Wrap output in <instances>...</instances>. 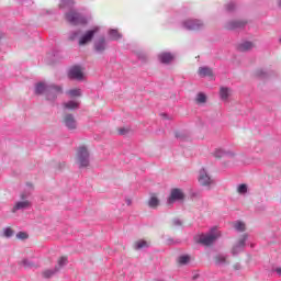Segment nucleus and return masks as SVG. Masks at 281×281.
Wrapping results in <instances>:
<instances>
[{"label":"nucleus","instance_id":"f257e3e1","mask_svg":"<svg viewBox=\"0 0 281 281\" xmlns=\"http://www.w3.org/2000/svg\"><path fill=\"white\" fill-rule=\"evenodd\" d=\"M74 0H60V10H69L65 14V19L70 25H87V16L74 9Z\"/></svg>","mask_w":281,"mask_h":281},{"label":"nucleus","instance_id":"f03ea898","mask_svg":"<svg viewBox=\"0 0 281 281\" xmlns=\"http://www.w3.org/2000/svg\"><path fill=\"white\" fill-rule=\"evenodd\" d=\"M218 238V232L216 228H212L207 234L196 235L194 237L195 243L199 245H204V247H210V245H214Z\"/></svg>","mask_w":281,"mask_h":281},{"label":"nucleus","instance_id":"7ed1b4c3","mask_svg":"<svg viewBox=\"0 0 281 281\" xmlns=\"http://www.w3.org/2000/svg\"><path fill=\"white\" fill-rule=\"evenodd\" d=\"M76 164L79 168H89L90 158L87 147L81 146L77 149Z\"/></svg>","mask_w":281,"mask_h":281},{"label":"nucleus","instance_id":"20e7f679","mask_svg":"<svg viewBox=\"0 0 281 281\" xmlns=\"http://www.w3.org/2000/svg\"><path fill=\"white\" fill-rule=\"evenodd\" d=\"M98 32H100V27L95 26L92 30H88L85 34L81 33L78 45L80 47L88 45V43H91L93 41V37L95 36V34H98Z\"/></svg>","mask_w":281,"mask_h":281},{"label":"nucleus","instance_id":"39448f33","mask_svg":"<svg viewBox=\"0 0 281 281\" xmlns=\"http://www.w3.org/2000/svg\"><path fill=\"white\" fill-rule=\"evenodd\" d=\"M198 181L203 188H210L214 183V179H212V176H210V172L205 168L200 169Z\"/></svg>","mask_w":281,"mask_h":281},{"label":"nucleus","instance_id":"423d86ee","mask_svg":"<svg viewBox=\"0 0 281 281\" xmlns=\"http://www.w3.org/2000/svg\"><path fill=\"white\" fill-rule=\"evenodd\" d=\"M93 49L95 54H104L106 49H109V42L106 41V37L100 36L97 38L93 43Z\"/></svg>","mask_w":281,"mask_h":281},{"label":"nucleus","instance_id":"0eeeda50","mask_svg":"<svg viewBox=\"0 0 281 281\" xmlns=\"http://www.w3.org/2000/svg\"><path fill=\"white\" fill-rule=\"evenodd\" d=\"M249 235L244 234L232 248V256H238L241 251H245L247 239Z\"/></svg>","mask_w":281,"mask_h":281},{"label":"nucleus","instance_id":"6e6552de","mask_svg":"<svg viewBox=\"0 0 281 281\" xmlns=\"http://www.w3.org/2000/svg\"><path fill=\"white\" fill-rule=\"evenodd\" d=\"M63 93V87L56 86V85H49L47 91H46V100L49 102H54L58 95Z\"/></svg>","mask_w":281,"mask_h":281},{"label":"nucleus","instance_id":"1a4fd4ad","mask_svg":"<svg viewBox=\"0 0 281 281\" xmlns=\"http://www.w3.org/2000/svg\"><path fill=\"white\" fill-rule=\"evenodd\" d=\"M182 27L189 31H196L203 30L205 27V24L201 20H187L182 22Z\"/></svg>","mask_w":281,"mask_h":281},{"label":"nucleus","instance_id":"9d476101","mask_svg":"<svg viewBox=\"0 0 281 281\" xmlns=\"http://www.w3.org/2000/svg\"><path fill=\"white\" fill-rule=\"evenodd\" d=\"M20 196H21L22 201L15 203V205L12 209L13 213L19 212V210H27V207H30V205H32V203H30V201L25 200L30 196V192L21 193Z\"/></svg>","mask_w":281,"mask_h":281},{"label":"nucleus","instance_id":"9b49d317","mask_svg":"<svg viewBox=\"0 0 281 281\" xmlns=\"http://www.w3.org/2000/svg\"><path fill=\"white\" fill-rule=\"evenodd\" d=\"M63 123L68 131H76V128H78V121H76V116H74V114H66Z\"/></svg>","mask_w":281,"mask_h":281},{"label":"nucleus","instance_id":"f8f14e48","mask_svg":"<svg viewBox=\"0 0 281 281\" xmlns=\"http://www.w3.org/2000/svg\"><path fill=\"white\" fill-rule=\"evenodd\" d=\"M68 78L70 80H83L85 75L82 74V68L80 66H74L68 71Z\"/></svg>","mask_w":281,"mask_h":281},{"label":"nucleus","instance_id":"ddd939ff","mask_svg":"<svg viewBox=\"0 0 281 281\" xmlns=\"http://www.w3.org/2000/svg\"><path fill=\"white\" fill-rule=\"evenodd\" d=\"M184 198L183 192L181 191V189H173L171 190L170 196L167 200L168 205H172V203H175V201H182V199Z\"/></svg>","mask_w":281,"mask_h":281},{"label":"nucleus","instance_id":"4468645a","mask_svg":"<svg viewBox=\"0 0 281 281\" xmlns=\"http://www.w3.org/2000/svg\"><path fill=\"white\" fill-rule=\"evenodd\" d=\"M245 25H247L245 20H232L226 23V30H244Z\"/></svg>","mask_w":281,"mask_h":281},{"label":"nucleus","instance_id":"2eb2a0df","mask_svg":"<svg viewBox=\"0 0 281 281\" xmlns=\"http://www.w3.org/2000/svg\"><path fill=\"white\" fill-rule=\"evenodd\" d=\"M48 89H49V85L41 81L35 85V95H43V93H45L46 95Z\"/></svg>","mask_w":281,"mask_h":281},{"label":"nucleus","instance_id":"dca6fc26","mask_svg":"<svg viewBox=\"0 0 281 281\" xmlns=\"http://www.w3.org/2000/svg\"><path fill=\"white\" fill-rule=\"evenodd\" d=\"M228 256L227 255H223V254H218L214 257L215 260V265H217V267H225V265H229V261H227Z\"/></svg>","mask_w":281,"mask_h":281},{"label":"nucleus","instance_id":"f3484780","mask_svg":"<svg viewBox=\"0 0 281 281\" xmlns=\"http://www.w3.org/2000/svg\"><path fill=\"white\" fill-rule=\"evenodd\" d=\"M199 76L201 78H212V76H214V72L212 71V68L204 66L199 68Z\"/></svg>","mask_w":281,"mask_h":281},{"label":"nucleus","instance_id":"a211bd4d","mask_svg":"<svg viewBox=\"0 0 281 281\" xmlns=\"http://www.w3.org/2000/svg\"><path fill=\"white\" fill-rule=\"evenodd\" d=\"M237 49L238 52H249L254 49V43L249 41L243 42L238 44Z\"/></svg>","mask_w":281,"mask_h":281},{"label":"nucleus","instance_id":"6ab92c4d","mask_svg":"<svg viewBox=\"0 0 281 281\" xmlns=\"http://www.w3.org/2000/svg\"><path fill=\"white\" fill-rule=\"evenodd\" d=\"M158 58L160 63L164 65H168V63H172V59L175 58L171 53H161L158 55Z\"/></svg>","mask_w":281,"mask_h":281},{"label":"nucleus","instance_id":"aec40b11","mask_svg":"<svg viewBox=\"0 0 281 281\" xmlns=\"http://www.w3.org/2000/svg\"><path fill=\"white\" fill-rule=\"evenodd\" d=\"M232 90L227 87H221L220 88V98L223 100V102H227L229 100V93Z\"/></svg>","mask_w":281,"mask_h":281},{"label":"nucleus","instance_id":"412c9836","mask_svg":"<svg viewBox=\"0 0 281 281\" xmlns=\"http://www.w3.org/2000/svg\"><path fill=\"white\" fill-rule=\"evenodd\" d=\"M56 273L58 272V268H53V269H46L42 272L43 278H45L46 280H49V278H54V276H56Z\"/></svg>","mask_w":281,"mask_h":281},{"label":"nucleus","instance_id":"4be33fe9","mask_svg":"<svg viewBox=\"0 0 281 281\" xmlns=\"http://www.w3.org/2000/svg\"><path fill=\"white\" fill-rule=\"evenodd\" d=\"M80 36H82V30H75V31H70L68 33V41H78V38H80Z\"/></svg>","mask_w":281,"mask_h":281},{"label":"nucleus","instance_id":"5701e85b","mask_svg":"<svg viewBox=\"0 0 281 281\" xmlns=\"http://www.w3.org/2000/svg\"><path fill=\"white\" fill-rule=\"evenodd\" d=\"M109 36H110L111 41H120V38H122L121 33L115 29H111L109 31Z\"/></svg>","mask_w":281,"mask_h":281},{"label":"nucleus","instance_id":"b1692460","mask_svg":"<svg viewBox=\"0 0 281 281\" xmlns=\"http://www.w3.org/2000/svg\"><path fill=\"white\" fill-rule=\"evenodd\" d=\"M65 109H68V111H76V109H78V106H80L79 102L76 101H68L66 103H64Z\"/></svg>","mask_w":281,"mask_h":281},{"label":"nucleus","instance_id":"393cba45","mask_svg":"<svg viewBox=\"0 0 281 281\" xmlns=\"http://www.w3.org/2000/svg\"><path fill=\"white\" fill-rule=\"evenodd\" d=\"M67 257H60L57 261V266H55V269H58V272L60 273V270L67 267Z\"/></svg>","mask_w":281,"mask_h":281},{"label":"nucleus","instance_id":"a878e982","mask_svg":"<svg viewBox=\"0 0 281 281\" xmlns=\"http://www.w3.org/2000/svg\"><path fill=\"white\" fill-rule=\"evenodd\" d=\"M66 93L70 98H80V95H82V90H80L78 88L77 89H70Z\"/></svg>","mask_w":281,"mask_h":281},{"label":"nucleus","instance_id":"bb28decb","mask_svg":"<svg viewBox=\"0 0 281 281\" xmlns=\"http://www.w3.org/2000/svg\"><path fill=\"white\" fill-rule=\"evenodd\" d=\"M226 155L234 156V153L225 151L224 149H216L214 153V157L221 159V157H225Z\"/></svg>","mask_w":281,"mask_h":281},{"label":"nucleus","instance_id":"cd10ccee","mask_svg":"<svg viewBox=\"0 0 281 281\" xmlns=\"http://www.w3.org/2000/svg\"><path fill=\"white\" fill-rule=\"evenodd\" d=\"M148 205L153 210H157V207H159V199H157V196H151L148 201Z\"/></svg>","mask_w":281,"mask_h":281},{"label":"nucleus","instance_id":"c85d7f7f","mask_svg":"<svg viewBox=\"0 0 281 281\" xmlns=\"http://www.w3.org/2000/svg\"><path fill=\"white\" fill-rule=\"evenodd\" d=\"M148 247V241L146 240H138L135 243L134 249L139 250V249H147Z\"/></svg>","mask_w":281,"mask_h":281},{"label":"nucleus","instance_id":"c756f323","mask_svg":"<svg viewBox=\"0 0 281 281\" xmlns=\"http://www.w3.org/2000/svg\"><path fill=\"white\" fill-rule=\"evenodd\" d=\"M248 190H249V187L245 183H241L237 187V192L238 194H241V195L247 194Z\"/></svg>","mask_w":281,"mask_h":281},{"label":"nucleus","instance_id":"7c9ffc66","mask_svg":"<svg viewBox=\"0 0 281 281\" xmlns=\"http://www.w3.org/2000/svg\"><path fill=\"white\" fill-rule=\"evenodd\" d=\"M23 267H25V269H34V267H36V263H34V261L30 260V259H24L22 261Z\"/></svg>","mask_w":281,"mask_h":281},{"label":"nucleus","instance_id":"2f4dec72","mask_svg":"<svg viewBox=\"0 0 281 281\" xmlns=\"http://www.w3.org/2000/svg\"><path fill=\"white\" fill-rule=\"evenodd\" d=\"M206 100H207V97L203 92H200L196 97V102H199V104H204Z\"/></svg>","mask_w":281,"mask_h":281},{"label":"nucleus","instance_id":"473e14b6","mask_svg":"<svg viewBox=\"0 0 281 281\" xmlns=\"http://www.w3.org/2000/svg\"><path fill=\"white\" fill-rule=\"evenodd\" d=\"M178 262L180 265H188V262H190V256H188V255L180 256L178 259Z\"/></svg>","mask_w":281,"mask_h":281},{"label":"nucleus","instance_id":"72a5a7b5","mask_svg":"<svg viewBox=\"0 0 281 281\" xmlns=\"http://www.w3.org/2000/svg\"><path fill=\"white\" fill-rule=\"evenodd\" d=\"M234 228L237 232H245V223H243V222H235Z\"/></svg>","mask_w":281,"mask_h":281},{"label":"nucleus","instance_id":"f704fd0d","mask_svg":"<svg viewBox=\"0 0 281 281\" xmlns=\"http://www.w3.org/2000/svg\"><path fill=\"white\" fill-rule=\"evenodd\" d=\"M234 10H236V2L231 1L228 4H226L227 12H234Z\"/></svg>","mask_w":281,"mask_h":281},{"label":"nucleus","instance_id":"c9c22d12","mask_svg":"<svg viewBox=\"0 0 281 281\" xmlns=\"http://www.w3.org/2000/svg\"><path fill=\"white\" fill-rule=\"evenodd\" d=\"M13 234H14V231H12V228L8 227V228L4 229L5 238H12Z\"/></svg>","mask_w":281,"mask_h":281},{"label":"nucleus","instance_id":"e433bc0d","mask_svg":"<svg viewBox=\"0 0 281 281\" xmlns=\"http://www.w3.org/2000/svg\"><path fill=\"white\" fill-rule=\"evenodd\" d=\"M16 238H19L20 240H25V238H27V233L19 232L16 234Z\"/></svg>","mask_w":281,"mask_h":281},{"label":"nucleus","instance_id":"4c0bfd02","mask_svg":"<svg viewBox=\"0 0 281 281\" xmlns=\"http://www.w3.org/2000/svg\"><path fill=\"white\" fill-rule=\"evenodd\" d=\"M172 225H175V227H181L182 225L181 220L179 218L172 220Z\"/></svg>","mask_w":281,"mask_h":281},{"label":"nucleus","instance_id":"58836bf2","mask_svg":"<svg viewBox=\"0 0 281 281\" xmlns=\"http://www.w3.org/2000/svg\"><path fill=\"white\" fill-rule=\"evenodd\" d=\"M119 133H120L121 135H126V134L128 133V128H126V127H121V128L119 130Z\"/></svg>","mask_w":281,"mask_h":281},{"label":"nucleus","instance_id":"ea45409f","mask_svg":"<svg viewBox=\"0 0 281 281\" xmlns=\"http://www.w3.org/2000/svg\"><path fill=\"white\" fill-rule=\"evenodd\" d=\"M257 74L260 78H267V72H265V70H259Z\"/></svg>","mask_w":281,"mask_h":281},{"label":"nucleus","instance_id":"a19ab883","mask_svg":"<svg viewBox=\"0 0 281 281\" xmlns=\"http://www.w3.org/2000/svg\"><path fill=\"white\" fill-rule=\"evenodd\" d=\"M176 137H177V139H183V134L177 132V133H176Z\"/></svg>","mask_w":281,"mask_h":281},{"label":"nucleus","instance_id":"79ce46f5","mask_svg":"<svg viewBox=\"0 0 281 281\" xmlns=\"http://www.w3.org/2000/svg\"><path fill=\"white\" fill-rule=\"evenodd\" d=\"M138 58H140V60H146V55H139Z\"/></svg>","mask_w":281,"mask_h":281},{"label":"nucleus","instance_id":"37998d69","mask_svg":"<svg viewBox=\"0 0 281 281\" xmlns=\"http://www.w3.org/2000/svg\"><path fill=\"white\" fill-rule=\"evenodd\" d=\"M234 268L236 269V271H238V269H240V263H236Z\"/></svg>","mask_w":281,"mask_h":281},{"label":"nucleus","instance_id":"c03bdc74","mask_svg":"<svg viewBox=\"0 0 281 281\" xmlns=\"http://www.w3.org/2000/svg\"><path fill=\"white\" fill-rule=\"evenodd\" d=\"M276 272L278 273V276H281V268H277Z\"/></svg>","mask_w":281,"mask_h":281},{"label":"nucleus","instance_id":"a18cd8bd","mask_svg":"<svg viewBox=\"0 0 281 281\" xmlns=\"http://www.w3.org/2000/svg\"><path fill=\"white\" fill-rule=\"evenodd\" d=\"M3 38V33L0 32V41Z\"/></svg>","mask_w":281,"mask_h":281},{"label":"nucleus","instance_id":"49530a36","mask_svg":"<svg viewBox=\"0 0 281 281\" xmlns=\"http://www.w3.org/2000/svg\"><path fill=\"white\" fill-rule=\"evenodd\" d=\"M126 203H127V205H131L132 202H131V200H126Z\"/></svg>","mask_w":281,"mask_h":281},{"label":"nucleus","instance_id":"de8ad7c7","mask_svg":"<svg viewBox=\"0 0 281 281\" xmlns=\"http://www.w3.org/2000/svg\"><path fill=\"white\" fill-rule=\"evenodd\" d=\"M278 4H279V7L281 8V0H279Z\"/></svg>","mask_w":281,"mask_h":281},{"label":"nucleus","instance_id":"09e8293b","mask_svg":"<svg viewBox=\"0 0 281 281\" xmlns=\"http://www.w3.org/2000/svg\"><path fill=\"white\" fill-rule=\"evenodd\" d=\"M164 117H168V114H162Z\"/></svg>","mask_w":281,"mask_h":281},{"label":"nucleus","instance_id":"8fccbe9b","mask_svg":"<svg viewBox=\"0 0 281 281\" xmlns=\"http://www.w3.org/2000/svg\"><path fill=\"white\" fill-rule=\"evenodd\" d=\"M61 167L65 168V164H63Z\"/></svg>","mask_w":281,"mask_h":281},{"label":"nucleus","instance_id":"3c124183","mask_svg":"<svg viewBox=\"0 0 281 281\" xmlns=\"http://www.w3.org/2000/svg\"><path fill=\"white\" fill-rule=\"evenodd\" d=\"M169 243H173L172 239H169Z\"/></svg>","mask_w":281,"mask_h":281},{"label":"nucleus","instance_id":"603ef678","mask_svg":"<svg viewBox=\"0 0 281 281\" xmlns=\"http://www.w3.org/2000/svg\"><path fill=\"white\" fill-rule=\"evenodd\" d=\"M30 188H32V184H27Z\"/></svg>","mask_w":281,"mask_h":281},{"label":"nucleus","instance_id":"864d4df0","mask_svg":"<svg viewBox=\"0 0 281 281\" xmlns=\"http://www.w3.org/2000/svg\"><path fill=\"white\" fill-rule=\"evenodd\" d=\"M279 43H281V37H280V40H279Z\"/></svg>","mask_w":281,"mask_h":281}]
</instances>
